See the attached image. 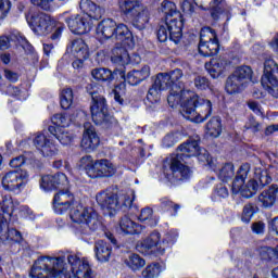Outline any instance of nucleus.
<instances>
[{"instance_id": "nucleus-22", "label": "nucleus", "mask_w": 278, "mask_h": 278, "mask_svg": "<svg viewBox=\"0 0 278 278\" xmlns=\"http://www.w3.org/2000/svg\"><path fill=\"white\" fill-rule=\"evenodd\" d=\"M5 214L8 217L12 216V213L9 211H0V240L2 242L8 240H12L13 242H22L23 235H21V231L14 228L10 229L8 227V217H5Z\"/></svg>"}, {"instance_id": "nucleus-1", "label": "nucleus", "mask_w": 278, "mask_h": 278, "mask_svg": "<svg viewBox=\"0 0 278 278\" xmlns=\"http://www.w3.org/2000/svg\"><path fill=\"white\" fill-rule=\"evenodd\" d=\"M170 108L180 105V114L191 123H204L212 116V101L199 97L194 91L181 90L180 94L167 97Z\"/></svg>"}, {"instance_id": "nucleus-20", "label": "nucleus", "mask_w": 278, "mask_h": 278, "mask_svg": "<svg viewBox=\"0 0 278 278\" xmlns=\"http://www.w3.org/2000/svg\"><path fill=\"white\" fill-rule=\"evenodd\" d=\"M94 216H97L96 211L88 212L86 210H72L70 212V217L73 223L81 225L84 229L88 227V229H91L92 231L99 229V225H101L99 219H97Z\"/></svg>"}, {"instance_id": "nucleus-15", "label": "nucleus", "mask_w": 278, "mask_h": 278, "mask_svg": "<svg viewBox=\"0 0 278 278\" xmlns=\"http://www.w3.org/2000/svg\"><path fill=\"white\" fill-rule=\"evenodd\" d=\"M161 235L153 231L147 239L137 244V250L143 255H164L166 253V241L160 242Z\"/></svg>"}, {"instance_id": "nucleus-50", "label": "nucleus", "mask_w": 278, "mask_h": 278, "mask_svg": "<svg viewBox=\"0 0 278 278\" xmlns=\"http://www.w3.org/2000/svg\"><path fill=\"white\" fill-rule=\"evenodd\" d=\"M114 99L117 103L123 105V96L125 94V84L115 86L113 90Z\"/></svg>"}, {"instance_id": "nucleus-47", "label": "nucleus", "mask_w": 278, "mask_h": 278, "mask_svg": "<svg viewBox=\"0 0 278 278\" xmlns=\"http://www.w3.org/2000/svg\"><path fill=\"white\" fill-rule=\"evenodd\" d=\"M56 188H68V177L63 173H58L54 175V189Z\"/></svg>"}, {"instance_id": "nucleus-54", "label": "nucleus", "mask_w": 278, "mask_h": 278, "mask_svg": "<svg viewBox=\"0 0 278 278\" xmlns=\"http://www.w3.org/2000/svg\"><path fill=\"white\" fill-rule=\"evenodd\" d=\"M33 5L41 8V10H51V3L53 0H31Z\"/></svg>"}, {"instance_id": "nucleus-5", "label": "nucleus", "mask_w": 278, "mask_h": 278, "mask_svg": "<svg viewBox=\"0 0 278 278\" xmlns=\"http://www.w3.org/2000/svg\"><path fill=\"white\" fill-rule=\"evenodd\" d=\"M60 275H68L64 257L40 256L29 273L31 278H58Z\"/></svg>"}, {"instance_id": "nucleus-29", "label": "nucleus", "mask_w": 278, "mask_h": 278, "mask_svg": "<svg viewBox=\"0 0 278 278\" xmlns=\"http://www.w3.org/2000/svg\"><path fill=\"white\" fill-rule=\"evenodd\" d=\"M195 5L202 10H211L213 18H218L225 12V2L223 0H195Z\"/></svg>"}, {"instance_id": "nucleus-44", "label": "nucleus", "mask_w": 278, "mask_h": 278, "mask_svg": "<svg viewBox=\"0 0 278 278\" xmlns=\"http://www.w3.org/2000/svg\"><path fill=\"white\" fill-rule=\"evenodd\" d=\"M40 189L43 190V192L55 190L54 175L43 176L40 180Z\"/></svg>"}, {"instance_id": "nucleus-49", "label": "nucleus", "mask_w": 278, "mask_h": 278, "mask_svg": "<svg viewBox=\"0 0 278 278\" xmlns=\"http://www.w3.org/2000/svg\"><path fill=\"white\" fill-rule=\"evenodd\" d=\"M16 207H18V201H15L10 195H5L2 203H0V210H16Z\"/></svg>"}, {"instance_id": "nucleus-6", "label": "nucleus", "mask_w": 278, "mask_h": 278, "mask_svg": "<svg viewBox=\"0 0 278 278\" xmlns=\"http://www.w3.org/2000/svg\"><path fill=\"white\" fill-rule=\"evenodd\" d=\"M96 34L99 40H110V38H114L115 40H124V45H128V49L136 47V42L127 25L116 24L112 18L102 20L98 24Z\"/></svg>"}, {"instance_id": "nucleus-63", "label": "nucleus", "mask_w": 278, "mask_h": 278, "mask_svg": "<svg viewBox=\"0 0 278 278\" xmlns=\"http://www.w3.org/2000/svg\"><path fill=\"white\" fill-rule=\"evenodd\" d=\"M251 218H253V210H245V211H243L241 220L243 223H251Z\"/></svg>"}, {"instance_id": "nucleus-62", "label": "nucleus", "mask_w": 278, "mask_h": 278, "mask_svg": "<svg viewBox=\"0 0 278 278\" xmlns=\"http://www.w3.org/2000/svg\"><path fill=\"white\" fill-rule=\"evenodd\" d=\"M4 77L9 80V81H17L18 80V74L10 71V70H5L4 71Z\"/></svg>"}, {"instance_id": "nucleus-48", "label": "nucleus", "mask_w": 278, "mask_h": 278, "mask_svg": "<svg viewBox=\"0 0 278 278\" xmlns=\"http://www.w3.org/2000/svg\"><path fill=\"white\" fill-rule=\"evenodd\" d=\"M229 197V190L224 185H218L213 192V201H218V199H227Z\"/></svg>"}, {"instance_id": "nucleus-53", "label": "nucleus", "mask_w": 278, "mask_h": 278, "mask_svg": "<svg viewBox=\"0 0 278 278\" xmlns=\"http://www.w3.org/2000/svg\"><path fill=\"white\" fill-rule=\"evenodd\" d=\"M177 134H169L163 139V147L170 148L177 142Z\"/></svg>"}, {"instance_id": "nucleus-8", "label": "nucleus", "mask_w": 278, "mask_h": 278, "mask_svg": "<svg viewBox=\"0 0 278 278\" xmlns=\"http://www.w3.org/2000/svg\"><path fill=\"white\" fill-rule=\"evenodd\" d=\"M181 29H184V15H181V12H175L173 15L167 16L165 23L160 26L157 38L160 42H166L169 38L177 45L181 40Z\"/></svg>"}, {"instance_id": "nucleus-23", "label": "nucleus", "mask_w": 278, "mask_h": 278, "mask_svg": "<svg viewBox=\"0 0 278 278\" xmlns=\"http://www.w3.org/2000/svg\"><path fill=\"white\" fill-rule=\"evenodd\" d=\"M114 175H116V165H113L108 159L97 160L93 170H89L91 179H103L105 177H114Z\"/></svg>"}, {"instance_id": "nucleus-51", "label": "nucleus", "mask_w": 278, "mask_h": 278, "mask_svg": "<svg viewBox=\"0 0 278 278\" xmlns=\"http://www.w3.org/2000/svg\"><path fill=\"white\" fill-rule=\"evenodd\" d=\"M10 8H12L10 0H0V21H3L8 16Z\"/></svg>"}, {"instance_id": "nucleus-27", "label": "nucleus", "mask_w": 278, "mask_h": 278, "mask_svg": "<svg viewBox=\"0 0 278 278\" xmlns=\"http://www.w3.org/2000/svg\"><path fill=\"white\" fill-rule=\"evenodd\" d=\"M128 49L134 48H129V46L125 43V39H123L122 45H117L112 50L111 61L113 64H117L118 66H127V64H131V56H129Z\"/></svg>"}, {"instance_id": "nucleus-17", "label": "nucleus", "mask_w": 278, "mask_h": 278, "mask_svg": "<svg viewBox=\"0 0 278 278\" xmlns=\"http://www.w3.org/2000/svg\"><path fill=\"white\" fill-rule=\"evenodd\" d=\"M29 181V174L25 169H17L7 173L2 178V187L10 192L22 190Z\"/></svg>"}, {"instance_id": "nucleus-32", "label": "nucleus", "mask_w": 278, "mask_h": 278, "mask_svg": "<svg viewBox=\"0 0 278 278\" xmlns=\"http://www.w3.org/2000/svg\"><path fill=\"white\" fill-rule=\"evenodd\" d=\"M278 186L271 185L268 190L263 191L258 197L261 207H273L277 201Z\"/></svg>"}, {"instance_id": "nucleus-41", "label": "nucleus", "mask_w": 278, "mask_h": 278, "mask_svg": "<svg viewBox=\"0 0 278 278\" xmlns=\"http://www.w3.org/2000/svg\"><path fill=\"white\" fill-rule=\"evenodd\" d=\"M138 220L141 223H148L151 227H155L160 219L153 214V210H141L138 215Z\"/></svg>"}, {"instance_id": "nucleus-9", "label": "nucleus", "mask_w": 278, "mask_h": 278, "mask_svg": "<svg viewBox=\"0 0 278 278\" xmlns=\"http://www.w3.org/2000/svg\"><path fill=\"white\" fill-rule=\"evenodd\" d=\"M252 78L253 70L251 66H239L227 78L225 90L228 94H238V92H242V90L249 86Z\"/></svg>"}, {"instance_id": "nucleus-58", "label": "nucleus", "mask_w": 278, "mask_h": 278, "mask_svg": "<svg viewBox=\"0 0 278 278\" xmlns=\"http://www.w3.org/2000/svg\"><path fill=\"white\" fill-rule=\"evenodd\" d=\"M161 207L165 210H179L181 207L179 204H175L173 201L163 199L161 202Z\"/></svg>"}, {"instance_id": "nucleus-14", "label": "nucleus", "mask_w": 278, "mask_h": 278, "mask_svg": "<svg viewBox=\"0 0 278 278\" xmlns=\"http://www.w3.org/2000/svg\"><path fill=\"white\" fill-rule=\"evenodd\" d=\"M218 38H216V31L210 27H204L200 33V43L198 51L203 58H210L218 53Z\"/></svg>"}, {"instance_id": "nucleus-10", "label": "nucleus", "mask_w": 278, "mask_h": 278, "mask_svg": "<svg viewBox=\"0 0 278 278\" xmlns=\"http://www.w3.org/2000/svg\"><path fill=\"white\" fill-rule=\"evenodd\" d=\"M97 203L102 210H131L136 207L134 204V195H115L112 192H101L97 195Z\"/></svg>"}, {"instance_id": "nucleus-11", "label": "nucleus", "mask_w": 278, "mask_h": 278, "mask_svg": "<svg viewBox=\"0 0 278 278\" xmlns=\"http://www.w3.org/2000/svg\"><path fill=\"white\" fill-rule=\"evenodd\" d=\"M119 9L126 16H130L139 27L149 23V9L142 4V0H121Z\"/></svg>"}, {"instance_id": "nucleus-7", "label": "nucleus", "mask_w": 278, "mask_h": 278, "mask_svg": "<svg viewBox=\"0 0 278 278\" xmlns=\"http://www.w3.org/2000/svg\"><path fill=\"white\" fill-rule=\"evenodd\" d=\"M87 92L92 99L90 110L93 123H96V125H106V127H110V124L115 123V119L108 113L105 98L99 94V92H103V87L97 84H91L87 87Z\"/></svg>"}, {"instance_id": "nucleus-13", "label": "nucleus", "mask_w": 278, "mask_h": 278, "mask_svg": "<svg viewBox=\"0 0 278 278\" xmlns=\"http://www.w3.org/2000/svg\"><path fill=\"white\" fill-rule=\"evenodd\" d=\"M26 21L37 36H47L50 31H53L55 26V20L45 13H36L26 15Z\"/></svg>"}, {"instance_id": "nucleus-28", "label": "nucleus", "mask_w": 278, "mask_h": 278, "mask_svg": "<svg viewBox=\"0 0 278 278\" xmlns=\"http://www.w3.org/2000/svg\"><path fill=\"white\" fill-rule=\"evenodd\" d=\"M67 51L72 53L73 58H81V60H88L90 58V48L81 38L72 40L67 47Z\"/></svg>"}, {"instance_id": "nucleus-26", "label": "nucleus", "mask_w": 278, "mask_h": 278, "mask_svg": "<svg viewBox=\"0 0 278 278\" xmlns=\"http://www.w3.org/2000/svg\"><path fill=\"white\" fill-rule=\"evenodd\" d=\"M79 8L83 14L88 16V20L91 21V23L100 21V18L103 17V14H105V10L91 0H80Z\"/></svg>"}, {"instance_id": "nucleus-37", "label": "nucleus", "mask_w": 278, "mask_h": 278, "mask_svg": "<svg viewBox=\"0 0 278 278\" xmlns=\"http://www.w3.org/2000/svg\"><path fill=\"white\" fill-rule=\"evenodd\" d=\"M124 262L130 270H140V268H144L147 264V261L138 254H129Z\"/></svg>"}, {"instance_id": "nucleus-55", "label": "nucleus", "mask_w": 278, "mask_h": 278, "mask_svg": "<svg viewBox=\"0 0 278 278\" xmlns=\"http://www.w3.org/2000/svg\"><path fill=\"white\" fill-rule=\"evenodd\" d=\"M53 34L51 36L52 40H59L62 37V31H64V26L55 21V26H53Z\"/></svg>"}, {"instance_id": "nucleus-60", "label": "nucleus", "mask_w": 278, "mask_h": 278, "mask_svg": "<svg viewBox=\"0 0 278 278\" xmlns=\"http://www.w3.org/2000/svg\"><path fill=\"white\" fill-rule=\"evenodd\" d=\"M250 110H252V112H254V114H262V106L260 105V103L255 102V101H250L248 103Z\"/></svg>"}, {"instance_id": "nucleus-19", "label": "nucleus", "mask_w": 278, "mask_h": 278, "mask_svg": "<svg viewBox=\"0 0 278 278\" xmlns=\"http://www.w3.org/2000/svg\"><path fill=\"white\" fill-rule=\"evenodd\" d=\"M67 262L71 266V273L75 278H94L88 260L79 257L77 254H68Z\"/></svg>"}, {"instance_id": "nucleus-38", "label": "nucleus", "mask_w": 278, "mask_h": 278, "mask_svg": "<svg viewBox=\"0 0 278 278\" xmlns=\"http://www.w3.org/2000/svg\"><path fill=\"white\" fill-rule=\"evenodd\" d=\"M91 77H93L96 81H112L114 74L108 68L99 67L91 71Z\"/></svg>"}, {"instance_id": "nucleus-45", "label": "nucleus", "mask_w": 278, "mask_h": 278, "mask_svg": "<svg viewBox=\"0 0 278 278\" xmlns=\"http://www.w3.org/2000/svg\"><path fill=\"white\" fill-rule=\"evenodd\" d=\"M160 12L165 14V18H168V16H173L175 12L179 11H177V5H175V3L170 1H163L160 8Z\"/></svg>"}, {"instance_id": "nucleus-34", "label": "nucleus", "mask_w": 278, "mask_h": 278, "mask_svg": "<svg viewBox=\"0 0 278 278\" xmlns=\"http://www.w3.org/2000/svg\"><path fill=\"white\" fill-rule=\"evenodd\" d=\"M94 253L98 262H110L112 256V248L108 242L99 240L94 244Z\"/></svg>"}, {"instance_id": "nucleus-12", "label": "nucleus", "mask_w": 278, "mask_h": 278, "mask_svg": "<svg viewBox=\"0 0 278 278\" xmlns=\"http://www.w3.org/2000/svg\"><path fill=\"white\" fill-rule=\"evenodd\" d=\"M261 81L267 92L275 97V99H278V65L275 63V60H265L264 74Z\"/></svg>"}, {"instance_id": "nucleus-42", "label": "nucleus", "mask_w": 278, "mask_h": 278, "mask_svg": "<svg viewBox=\"0 0 278 278\" xmlns=\"http://www.w3.org/2000/svg\"><path fill=\"white\" fill-rule=\"evenodd\" d=\"M218 177L223 181H230L232 177H236V169L233 168V164L224 165L219 169Z\"/></svg>"}, {"instance_id": "nucleus-24", "label": "nucleus", "mask_w": 278, "mask_h": 278, "mask_svg": "<svg viewBox=\"0 0 278 278\" xmlns=\"http://www.w3.org/2000/svg\"><path fill=\"white\" fill-rule=\"evenodd\" d=\"M81 121H86V112L83 110H76L72 117L62 113L52 116V123L55 125L54 129H64L71 127L72 123H81Z\"/></svg>"}, {"instance_id": "nucleus-40", "label": "nucleus", "mask_w": 278, "mask_h": 278, "mask_svg": "<svg viewBox=\"0 0 278 278\" xmlns=\"http://www.w3.org/2000/svg\"><path fill=\"white\" fill-rule=\"evenodd\" d=\"M160 275H162V265L160 263L149 264L141 271L142 278H157Z\"/></svg>"}, {"instance_id": "nucleus-4", "label": "nucleus", "mask_w": 278, "mask_h": 278, "mask_svg": "<svg viewBox=\"0 0 278 278\" xmlns=\"http://www.w3.org/2000/svg\"><path fill=\"white\" fill-rule=\"evenodd\" d=\"M181 77H184V73L181 72V70H174L169 74L161 73L156 75L154 84L148 91L147 101H149V103H151L152 105H155V103H160L162 90H170L169 96L181 94L179 93V91H177L179 90V88H181L179 83H177L180 80Z\"/></svg>"}, {"instance_id": "nucleus-21", "label": "nucleus", "mask_w": 278, "mask_h": 278, "mask_svg": "<svg viewBox=\"0 0 278 278\" xmlns=\"http://www.w3.org/2000/svg\"><path fill=\"white\" fill-rule=\"evenodd\" d=\"M52 205L54 210H79L81 202L75 199V195L68 190H60L54 194Z\"/></svg>"}, {"instance_id": "nucleus-64", "label": "nucleus", "mask_w": 278, "mask_h": 278, "mask_svg": "<svg viewBox=\"0 0 278 278\" xmlns=\"http://www.w3.org/2000/svg\"><path fill=\"white\" fill-rule=\"evenodd\" d=\"M10 49V39L8 37H0V51Z\"/></svg>"}, {"instance_id": "nucleus-3", "label": "nucleus", "mask_w": 278, "mask_h": 278, "mask_svg": "<svg viewBox=\"0 0 278 278\" xmlns=\"http://www.w3.org/2000/svg\"><path fill=\"white\" fill-rule=\"evenodd\" d=\"M273 178L268 176V170L256 167L251 177V165L245 163L240 166L237 177L232 182V193L241 194L245 199H250L260 188L268 186Z\"/></svg>"}, {"instance_id": "nucleus-33", "label": "nucleus", "mask_w": 278, "mask_h": 278, "mask_svg": "<svg viewBox=\"0 0 278 278\" xmlns=\"http://www.w3.org/2000/svg\"><path fill=\"white\" fill-rule=\"evenodd\" d=\"M119 231L124 236H134L135 233H142V226L124 216L119 222Z\"/></svg>"}, {"instance_id": "nucleus-36", "label": "nucleus", "mask_w": 278, "mask_h": 278, "mask_svg": "<svg viewBox=\"0 0 278 278\" xmlns=\"http://www.w3.org/2000/svg\"><path fill=\"white\" fill-rule=\"evenodd\" d=\"M49 132L53 134V136H55L56 140H59L63 147H67V144L73 142V135L62 128L50 127Z\"/></svg>"}, {"instance_id": "nucleus-43", "label": "nucleus", "mask_w": 278, "mask_h": 278, "mask_svg": "<svg viewBox=\"0 0 278 278\" xmlns=\"http://www.w3.org/2000/svg\"><path fill=\"white\" fill-rule=\"evenodd\" d=\"M78 167L80 170H85L86 175L90 177V170H94V160L90 155L83 156L78 162Z\"/></svg>"}, {"instance_id": "nucleus-61", "label": "nucleus", "mask_w": 278, "mask_h": 278, "mask_svg": "<svg viewBox=\"0 0 278 278\" xmlns=\"http://www.w3.org/2000/svg\"><path fill=\"white\" fill-rule=\"evenodd\" d=\"M76 60L72 63L73 68L76 71H81L84 68V62L88 59L75 58Z\"/></svg>"}, {"instance_id": "nucleus-56", "label": "nucleus", "mask_w": 278, "mask_h": 278, "mask_svg": "<svg viewBox=\"0 0 278 278\" xmlns=\"http://www.w3.org/2000/svg\"><path fill=\"white\" fill-rule=\"evenodd\" d=\"M266 229V224L263 222H256L252 224V231L253 233H256L257 236H262Z\"/></svg>"}, {"instance_id": "nucleus-18", "label": "nucleus", "mask_w": 278, "mask_h": 278, "mask_svg": "<svg viewBox=\"0 0 278 278\" xmlns=\"http://www.w3.org/2000/svg\"><path fill=\"white\" fill-rule=\"evenodd\" d=\"M66 24L72 34H76L77 36L90 34L92 27H94V22L89 20L88 15L84 13L72 15L66 20Z\"/></svg>"}, {"instance_id": "nucleus-2", "label": "nucleus", "mask_w": 278, "mask_h": 278, "mask_svg": "<svg viewBox=\"0 0 278 278\" xmlns=\"http://www.w3.org/2000/svg\"><path fill=\"white\" fill-rule=\"evenodd\" d=\"M177 155L172 156L169 161V168L176 178L180 181L190 179L192 177V170L182 164L184 157H198L199 162H202L205 166H210L213 170H216V160L210 156V152L199 147V142L191 140L179 146Z\"/></svg>"}, {"instance_id": "nucleus-59", "label": "nucleus", "mask_w": 278, "mask_h": 278, "mask_svg": "<svg viewBox=\"0 0 278 278\" xmlns=\"http://www.w3.org/2000/svg\"><path fill=\"white\" fill-rule=\"evenodd\" d=\"M25 162H27V159L25 156L21 155V156H17V157L11 160L10 166L12 168H18V167H21V165L25 164Z\"/></svg>"}, {"instance_id": "nucleus-35", "label": "nucleus", "mask_w": 278, "mask_h": 278, "mask_svg": "<svg viewBox=\"0 0 278 278\" xmlns=\"http://www.w3.org/2000/svg\"><path fill=\"white\" fill-rule=\"evenodd\" d=\"M223 131V124L220 117H212L206 124L205 134L211 138H218Z\"/></svg>"}, {"instance_id": "nucleus-30", "label": "nucleus", "mask_w": 278, "mask_h": 278, "mask_svg": "<svg viewBox=\"0 0 278 278\" xmlns=\"http://www.w3.org/2000/svg\"><path fill=\"white\" fill-rule=\"evenodd\" d=\"M151 77V67L149 65H144L140 70H132L126 76V81L130 84V86H138V84H142V81L149 79Z\"/></svg>"}, {"instance_id": "nucleus-57", "label": "nucleus", "mask_w": 278, "mask_h": 278, "mask_svg": "<svg viewBox=\"0 0 278 278\" xmlns=\"http://www.w3.org/2000/svg\"><path fill=\"white\" fill-rule=\"evenodd\" d=\"M180 8H181L182 12H185V14H192L194 12V4H192L188 0H184L180 3Z\"/></svg>"}, {"instance_id": "nucleus-16", "label": "nucleus", "mask_w": 278, "mask_h": 278, "mask_svg": "<svg viewBox=\"0 0 278 278\" xmlns=\"http://www.w3.org/2000/svg\"><path fill=\"white\" fill-rule=\"evenodd\" d=\"M28 140L33 142L35 149L43 155V157H55L58 155V146L53 143L51 137L45 132H36Z\"/></svg>"}, {"instance_id": "nucleus-52", "label": "nucleus", "mask_w": 278, "mask_h": 278, "mask_svg": "<svg viewBox=\"0 0 278 278\" xmlns=\"http://www.w3.org/2000/svg\"><path fill=\"white\" fill-rule=\"evenodd\" d=\"M194 86L198 90H207L210 88V80L203 76H198L194 80Z\"/></svg>"}, {"instance_id": "nucleus-46", "label": "nucleus", "mask_w": 278, "mask_h": 278, "mask_svg": "<svg viewBox=\"0 0 278 278\" xmlns=\"http://www.w3.org/2000/svg\"><path fill=\"white\" fill-rule=\"evenodd\" d=\"M7 94H9V97H15L20 101H25L27 99V91L26 90L23 91L18 89V87H14V86L8 87Z\"/></svg>"}, {"instance_id": "nucleus-25", "label": "nucleus", "mask_w": 278, "mask_h": 278, "mask_svg": "<svg viewBox=\"0 0 278 278\" xmlns=\"http://www.w3.org/2000/svg\"><path fill=\"white\" fill-rule=\"evenodd\" d=\"M81 147L85 149V151L90 153V151H94V149L99 147V135H97L94 126H92L90 123H85Z\"/></svg>"}, {"instance_id": "nucleus-31", "label": "nucleus", "mask_w": 278, "mask_h": 278, "mask_svg": "<svg viewBox=\"0 0 278 278\" xmlns=\"http://www.w3.org/2000/svg\"><path fill=\"white\" fill-rule=\"evenodd\" d=\"M227 65L226 60L213 59L210 63L205 64V68L213 79H218L227 71Z\"/></svg>"}, {"instance_id": "nucleus-39", "label": "nucleus", "mask_w": 278, "mask_h": 278, "mask_svg": "<svg viewBox=\"0 0 278 278\" xmlns=\"http://www.w3.org/2000/svg\"><path fill=\"white\" fill-rule=\"evenodd\" d=\"M73 100H74L73 89L64 88L61 90L60 103L63 110H71V108L73 106Z\"/></svg>"}]
</instances>
